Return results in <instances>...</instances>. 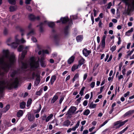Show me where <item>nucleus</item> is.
I'll list each match as a JSON object with an SVG mask.
<instances>
[{"label":"nucleus","instance_id":"f257e3e1","mask_svg":"<svg viewBox=\"0 0 134 134\" xmlns=\"http://www.w3.org/2000/svg\"><path fill=\"white\" fill-rule=\"evenodd\" d=\"M4 55L6 58H9V63H5L4 61L3 58H0V63L1 64L4 63V65L2 67V69L5 72H8L12 66L13 65L16 61L15 56L12 55L9 58V52L8 50H4L3 51Z\"/></svg>","mask_w":134,"mask_h":134},{"label":"nucleus","instance_id":"f03ea898","mask_svg":"<svg viewBox=\"0 0 134 134\" xmlns=\"http://www.w3.org/2000/svg\"><path fill=\"white\" fill-rule=\"evenodd\" d=\"M19 81L18 78H16L13 82L10 84H7V88H8L9 90H11L13 88H16L18 87Z\"/></svg>","mask_w":134,"mask_h":134},{"label":"nucleus","instance_id":"7ed1b4c3","mask_svg":"<svg viewBox=\"0 0 134 134\" xmlns=\"http://www.w3.org/2000/svg\"><path fill=\"white\" fill-rule=\"evenodd\" d=\"M69 19L68 16L61 17L59 20L57 21V23H60L61 22L62 24H66L68 21H69Z\"/></svg>","mask_w":134,"mask_h":134},{"label":"nucleus","instance_id":"20e7f679","mask_svg":"<svg viewBox=\"0 0 134 134\" xmlns=\"http://www.w3.org/2000/svg\"><path fill=\"white\" fill-rule=\"evenodd\" d=\"M107 33V31L106 30L105 31H104V34L106 35ZM106 37V35H104L102 37V40L101 41V48L103 49H104L105 48V38Z\"/></svg>","mask_w":134,"mask_h":134},{"label":"nucleus","instance_id":"39448f33","mask_svg":"<svg viewBox=\"0 0 134 134\" xmlns=\"http://www.w3.org/2000/svg\"><path fill=\"white\" fill-rule=\"evenodd\" d=\"M126 123V120L122 121L121 120L117 121L114 123V125L116 126V129L119 128L124 125Z\"/></svg>","mask_w":134,"mask_h":134},{"label":"nucleus","instance_id":"423d86ee","mask_svg":"<svg viewBox=\"0 0 134 134\" xmlns=\"http://www.w3.org/2000/svg\"><path fill=\"white\" fill-rule=\"evenodd\" d=\"M29 18L30 20L32 21H34L35 20H39L40 19V18L39 16L35 17L34 15L31 14L29 15Z\"/></svg>","mask_w":134,"mask_h":134},{"label":"nucleus","instance_id":"0eeeda50","mask_svg":"<svg viewBox=\"0 0 134 134\" xmlns=\"http://www.w3.org/2000/svg\"><path fill=\"white\" fill-rule=\"evenodd\" d=\"M91 52V50H88L86 48H84L82 51V53L84 55L87 57Z\"/></svg>","mask_w":134,"mask_h":134},{"label":"nucleus","instance_id":"6e6552de","mask_svg":"<svg viewBox=\"0 0 134 134\" xmlns=\"http://www.w3.org/2000/svg\"><path fill=\"white\" fill-rule=\"evenodd\" d=\"M44 59H45L44 57L43 56L41 57L40 60L41 65V67L43 68L45 67L47 65L46 63H45V62L44 60Z\"/></svg>","mask_w":134,"mask_h":134},{"label":"nucleus","instance_id":"1a4fd4ad","mask_svg":"<svg viewBox=\"0 0 134 134\" xmlns=\"http://www.w3.org/2000/svg\"><path fill=\"white\" fill-rule=\"evenodd\" d=\"M61 93V92H58L57 93L55 94L54 96L52 99L51 103H54L58 98V94H60Z\"/></svg>","mask_w":134,"mask_h":134},{"label":"nucleus","instance_id":"9d476101","mask_svg":"<svg viewBox=\"0 0 134 134\" xmlns=\"http://www.w3.org/2000/svg\"><path fill=\"white\" fill-rule=\"evenodd\" d=\"M69 25L66 26L63 29V32L65 36L68 35L69 32Z\"/></svg>","mask_w":134,"mask_h":134},{"label":"nucleus","instance_id":"9b49d317","mask_svg":"<svg viewBox=\"0 0 134 134\" xmlns=\"http://www.w3.org/2000/svg\"><path fill=\"white\" fill-rule=\"evenodd\" d=\"M31 68L37 69L39 67V61H35L32 65L31 66Z\"/></svg>","mask_w":134,"mask_h":134},{"label":"nucleus","instance_id":"f8f14e48","mask_svg":"<svg viewBox=\"0 0 134 134\" xmlns=\"http://www.w3.org/2000/svg\"><path fill=\"white\" fill-rule=\"evenodd\" d=\"M54 41L56 45H58L59 44V38L58 35L57 34H55L53 37Z\"/></svg>","mask_w":134,"mask_h":134},{"label":"nucleus","instance_id":"ddd939ff","mask_svg":"<svg viewBox=\"0 0 134 134\" xmlns=\"http://www.w3.org/2000/svg\"><path fill=\"white\" fill-rule=\"evenodd\" d=\"M36 76L37 78L36 79L35 81L34 82V84L36 86H37L40 83V75L36 74Z\"/></svg>","mask_w":134,"mask_h":134},{"label":"nucleus","instance_id":"4468645a","mask_svg":"<svg viewBox=\"0 0 134 134\" xmlns=\"http://www.w3.org/2000/svg\"><path fill=\"white\" fill-rule=\"evenodd\" d=\"M16 28L17 29H19L21 33V35L23 36L24 35V30L22 29L21 26L20 25H17L16 27Z\"/></svg>","mask_w":134,"mask_h":134},{"label":"nucleus","instance_id":"2eb2a0df","mask_svg":"<svg viewBox=\"0 0 134 134\" xmlns=\"http://www.w3.org/2000/svg\"><path fill=\"white\" fill-rule=\"evenodd\" d=\"M56 76L55 75L52 76L51 78L50 82L49 83H51V85H52L54 81L56 80Z\"/></svg>","mask_w":134,"mask_h":134},{"label":"nucleus","instance_id":"dca6fc26","mask_svg":"<svg viewBox=\"0 0 134 134\" xmlns=\"http://www.w3.org/2000/svg\"><path fill=\"white\" fill-rule=\"evenodd\" d=\"M75 58L74 56H72L70 57L68 60V64H71L74 61Z\"/></svg>","mask_w":134,"mask_h":134},{"label":"nucleus","instance_id":"f3484780","mask_svg":"<svg viewBox=\"0 0 134 134\" xmlns=\"http://www.w3.org/2000/svg\"><path fill=\"white\" fill-rule=\"evenodd\" d=\"M28 119L29 121L31 122L34 120L35 117L34 115H32L30 113L28 115Z\"/></svg>","mask_w":134,"mask_h":134},{"label":"nucleus","instance_id":"a211bd4d","mask_svg":"<svg viewBox=\"0 0 134 134\" xmlns=\"http://www.w3.org/2000/svg\"><path fill=\"white\" fill-rule=\"evenodd\" d=\"M44 24L43 23H41L40 24L37 26V27H40L39 31L40 32H42L43 31V25Z\"/></svg>","mask_w":134,"mask_h":134},{"label":"nucleus","instance_id":"6ab92c4d","mask_svg":"<svg viewBox=\"0 0 134 134\" xmlns=\"http://www.w3.org/2000/svg\"><path fill=\"white\" fill-rule=\"evenodd\" d=\"M27 51L26 50H23L22 52L21 55V59L23 60L25 57V55L26 54Z\"/></svg>","mask_w":134,"mask_h":134},{"label":"nucleus","instance_id":"aec40b11","mask_svg":"<svg viewBox=\"0 0 134 134\" xmlns=\"http://www.w3.org/2000/svg\"><path fill=\"white\" fill-rule=\"evenodd\" d=\"M47 24L48 26L52 29L53 28L55 25V23L54 22H48Z\"/></svg>","mask_w":134,"mask_h":134},{"label":"nucleus","instance_id":"412c9836","mask_svg":"<svg viewBox=\"0 0 134 134\" xmlns=\"http://www.w3.org/2000/svg\"><path fill=\"white\" fill-rule=\"evenodd\" d=\"M71 122L68 120H66L64 122L63 125L66 126H68L70 125Z\"/></svg>","mask_w":134,"mask_h":134},{"label":"nucleus","instance_id":"4be33fe9","mask_svg":"<svg viewBox=\"0 0 134 134\" xmlns=\"http://www.w3.org/2000/svg\"><path fill=\"white\" fill-rule=\"evenodd\" d=\"M18 73V71L16 70H14L10 74V76L12 78H14L15 75H16Z\"/></svg>","mask_w":134,"mask_h":134},{"label":"nucleus","instance_id":"5701e85b","mask_svg":"<svg viewBox=\"0 0 134 134\" xmlns=\"http://www.w3.org/2000/svg\"><path fill=\"white\" fill-rule=\"evenodd\" d=\"M26 103L24 101L20 103V107L21 109H23L25 107Z\"/></svg>","mask_w":134,"mask_h":134},{"label":"nucleus","instance_id":"b1692460","mask_svg":"<svg viewBox=\"0 0 134 134\" xmlns=\"http://www.w3.org/2000/svg\"><path fill=\"white\" fill-rule=\"evenodd\" d=\"M23 111L20 110H19L17 113V116L18 117L21 116L23 115Z\"/></svg>","mask_w":134,"mask_h":134},{"label":"nucleus","instance_id":"393cba45","mask_svg":"<svg viewBox=\"0 0 134 134\" xmlns=\"http://www.w3.org/2000/svg\"><path fill=\"white\" fill-rule=\"evenodd\" d=\"M28 65L26 63H24L22 62V68L23 69H26L27 68Z\"/></svg>","mask_w":134,"mask_h":134},{"label":"nucleus","instance_id":"a878e982","mask_svg":"<svg viewBox=\"0 0 134 134\" xmlns=\"http://www.w3.org/2000/svg\"><path fill=\"white\" fill-rule=\"evenodd\" d=\"M85 61V59L82 58L80 59L79 61V64L78 65L79 66H81L84 63V61Z\"/></svg>","mask_w":134,"mask_h":134},{"label":"nucleus","instance_id":"bb28decb","mask_svg":"<svg viewBox=\"0 0 134 134\" xmlns=\"http://www.w3.org/2000/svg\"><path fill=\"white\" fill-rule=\"evenodd\" d=\"M76 39L77 42H80L82 40V36L81 35H80L77 36L76 37Z\"/></svg>","mask_w":134,"mask_h":134},{"label":"nucleus","instance_id":"cd10ccee","mask_svg":"<svg viewBox=\"0 0 134 134\" xmlns=\"http://www.w3.org/2000/svg\"><path fill=\"white\" fill-rule=\"evenodd\" d=\"M79 65H74L72 67L71 70L72 71H74L78 68Z\"/></svg>","mask_w":134,"mask_h":134},{"label":"nucleus","instance_id":"c85d7f7f","mask_svg":"<svg viewBox=\"0 0 134 134\" xmlns=\"http://www.w3.org/2000/svg\"><path fill=\"white\" fill-rule=\"evenodd\" d=\"M7 44L9 46H11L12 48H16L17 47L18 44L15 42H13L11 43L10 44L8 43Z\"/></svg>","mask_w":134,"mask_h":134},{"label":"nucleus","instance_id":"c756f323","mask_svg":"<svg viewBox=\"0 0 134 134\" xmlns=\"http://www.w3.org/2000/svg\"><path fill=\"white\" fill-rule=\"evenodd\" d=\"M10 108V105H9L8 104L3 109V112H6Z\"/></svg>","mask_w":134,"mask_h":134},{"label":"nucleus","instance_id":"7c9ffc66","mask_svg":"<svg viewBox=\"0 0 134 134\" xmlns=\"http://www.w3.org/2000/svg\"><path fill=\"white\" fill-rule=\"evenodd\" d=\"M96 105L97 104H93V102H92L90 104L89 107L91 108H96Z\"/></svg>","mask_w":134,"mask_h":134},{"label":"nucleus","instance_id":"2f4dec72","mask_svg":"<svg viewBox=\"0 0 134 134\" xmlns=\"http://www.w3.org/2000/svg\"><path fill=\"white\" fill-rule=\"evenodd\" d=\"M7 85L6 86H2L0 87V93H2L3 92V90L5 89V88H6L8 89V88L7 87Z\"/></svg>","mask_w":134,"mask_h":134},{"label":"nucleus","instance_id":"473e14b6","mask_svg":"<svg viewBox=\"0 0 134 134\" xmlns=\"http://www.w3.org/2000/svg\"><path fill=\"white\" fill-rule=\"evenodd\" d=\"M53 115L52 114H51L49 115L48 116L46 119V121L48 122L53 117Z\"/></svg>","mask_w":134,"mask_h":134},{"label":"nucleus","instance_id":"72a5a7b5","mask_svg":"<svg viewBox=\"0 0 134 134\" xmlns=\"http://www.w3.org/2000/svg\"><path fill=\"white\" fill-rule=\"evenodd\" d=\"M71 112L72 113H74L76 110L77 108L76 107L74 106H71L70 108Z\"/></svg>","mask_w":134,"mask_h":134},{"label":"nucleus","instance_id":"f704fd0d","mask_svg":"<svg viewBox=\"0 0 134 134\" xmlns=\"http://www.w3.org/2000/svg\"><path fill=\"white\" fill-rule=\"evenodd\" d=\"M32 100L31 99H29L27 101L26 106L27 107L30 106L31 104Z\"/></svg>","mask_w":134,"mask_h":134},{"label":"nucleus","instance_id":"c9c22d12","mask_svg":"<svg viewBox=\"0 0 134 134\" xmlns=\"http://www.w3.org/2000/svg\"><path fill=\"white\" fill-rule=\"evenodd\" d=\"M8 1L11 4L15 5L16 3L15 0H8Z\"/></svg>","mask_w":134,"mask_h":134},{"label":"nucleus","instance_id":"e433bc0d","mask_svg":"<svg viewBox=\"0 0 134 134\" xmlns=\"http://www.w3.org/2000/svg\"><path fill=\"white\" fill-rule=\"evenodd\" d=\"M10 11V12H12L15 10L16 9L15 7L14 6H10L9 8Z\"/></svg>","mask_w":134,"mask_h":134},{"label":"nucleus","instance_id":"4c0bfd02","mask_svg":"<svg viewBox=\"0 0 134 134\" xmlns=\"http://www.w3.org/2000/svg\"><path fill=\"white\" fill-rule=\"evenodd\" d=\"M90 113V110L88 109H86L83 113V114L85 115H87Z\"/></svg>","mask_w":134,"mask_h":134},{"label":"nucleus","instance_id":"58836bf2","mask_svg":"<svg viewBox=\"0 0 134 134\" xmlns=\"http://www.w3.org/2000/svg\"><path fill=\"white\" fill-rule=\"evenodd\" d=\"M134 112V110H130L126 112V116L132 114Z\"/></svg>","mask_w":134,"mask_h":134},{"label":"nucleus","instance_id":"ea45409f","mask_svg":"<svg viewBox=\"0 0 134 134\" xmlns=\"http://www.w3.org/2000/svg\"><path fill=\"white\" fill-rule=\"evenodd\" d=\"M23 46L22 45H20L18 48V51L19 52H21L23 51Z\"/></svg>","mask_w":134,"mask_h":134},{"label":"nucleus","instance_id":"a19ab883","mask_svg":"<svg viewBox=\"0 0 134 134\" xmlns=\"http://www.w3.org/2000/svg\"><path fill=\"white\" fill-rule=\"evenodd\" d=\"M134 51V48L132 49V50L130 52L127 54V55L126 58H128L129 56H130L132 54Z\"/></svg>","mask_w":134,"mask_h":134},{"label":"nucleus","instance_id":"79ce46f5","mask_svg":"<svg viewBox=\"0 0 134 134\" xmlns=\"http://www.w3.org/2000/svg\"><path fill=\"white\" fill-rule=\"evenodd\" d=\"M116 49V46H114L110 48V50L112 52H114Z\"/></svg>","mask_w":134,"mask_h":134},{"label":"nucleus","instance_id":"37998d69","mask_svg":"<svg viewBox=\"0 0 134 134\" xmlns=\"http://www.w3.org/2000/svg\"><path fill=\"white\" fill-rule=\"evenodd\" d=\"M109 120H107L105 121L100 126V128L106 124L108 122Z\"/></svg>","mask_w":134,"mask_h":134},{"label":"nucleus","instance_id":"c03bdc74","mask_svg":"<svg viewBox=\"0 0 134 134\" xmlns=\"http://www.w3.org/2000/svg\"><path fill=\"white\" fill-rule=\"evenodd\" d=\"M68 22V25H69V27L70 26H71L73 24L72 20L71 19L70 20L69 19V21Z\"/></svg>","mask_w":134,"mask_h":134},{"label":"nucleus","instance_id":"a18cd8bd","mask_svg":"<svg viewBox=\"0 0 134 134\" xmlns=\"http://www.w3.org/2000/svg\"><path fill=\"white\" fill-rule=\"evenodd\" d=\"M133 28H131L129 30L127 31L126 32V35H127L128 33H130L133 32Z\"/></svg>","mask_w":134,"mask_h":134},{"label":"nucleus","instance_id":"49530a36","mask_svg":"<svg viewBox=\"0 0 134 134\" xmlns=\"http://www.w3.org/2000/svg\"><path fill=\"white\" fill-rule=\"evenodd\" d=\"M122 68L123 70L122 71V72L123 75H124L125 74V71H126V69H125V65H124L123 66Z\"/></svg>","mask_w":134,"mask_h":134},{"label":"nucleus","instance_id":"de8ad7c7","mask_svg":"<svg viewBox=\"0 0 134 134\" xmlns=\"http://www.w3.org/2000/svg\"><path fill=\"white\" fill-rule=\"evenodd\" d=\"M42 52L43 54H49V52L48 51L47 49L43 50L42 51Z\"/></svg>","mask_w":134,"mask_h":134},{"label":"nucleus","instance_id":"09e8293b","mask_svg":"<svg viewBox=\"0 0 134 134\" xmlns=\"http://www.w3.org/2000/svg\"><path fill=\"white\" fill-rule=\"evenodd\" d=\"M95 83L94 82H92L90 85V87L92 88H93L95 86Z\"/></svg>","mask_w":134,"mask_h":134},{"label":"nucleus","instance_id":"8fccbe9b","mask_svg":"<svg viewBox=\"0 0 134 134\" xmlns=\"http://www.w3.org/2000/svg\"><path fill=\"white\" fill-rule=\"evenodd\" d=\"M88 103V101L87 100H85L83 102V104L84 106H86Z\"/></svg>","mask_w":134,"mask_h":134},{"label":"nucleus","instance_id":"3c124183","mask_svg":"<svg viewBox=\"0 0 134 134\" xmlns=\"http://www.w3.org/2000/svg\"><path fill=\"white\" fill-rule=\"evenodd\" d=\"M31 40L34 42H36L37 41L36 38L34 37H32Z\"/></svg>","mask_w":134,"mask_h":134},{"label":"nucleus","instance_id":"603ef678","mask_svg":"<svg viewBox=\"0 0 134 134\" xmlns=\"http://www.w3.org/2000/svg\"><path fill=\"white\" fill-rule=\"evenodd\" d=\"M64 97L63 96H62L61 98H60L59 101V103L60 104H61L64 100Z\"/></svg>","mask_w":134,"mask_h":134},{"label":"nucleus","instance_id":"864d4df0","mask_svg":"<svg viewBox=\"0 0 134 134\" xmlns=\"http://www.w3.org/2000/svg\"><path fill=\"white\" fill-rule=\"evenodd\" d=\"M102 22L101 20H100L99 22L98 23V26L99 27L102 28Z\"/></svg>","mask_w":134,"mask_h":134},{"label":"nucleus","instance_id":"5fc2aeb1","mask_svg":"<svg viewBox=\"0 0 134 134\" xmlns=\"http://www.w3.org/2000/svg\"><path fill=\"white\" fill-rule=\"evenodd\" d=\"M8 31L6 28H5L3 31V34L4 35H6L7 34Z\"/></svg>","mask_w":134,"mask_h":134},{"label":"nucleus","instance_id":"6e6d98bb","mask_svg":"<svg viewBox=\"0 0 134 134\" xmlns=\"http://www.w3.org/2000/svg\"><path fill=\"white\" fill-rule=\"evenodd\" d=\"M32 0H26L25 3L27 4H29L30 3V2Z\"/></svg>","mask_w":134,"mask_h":134},{"label":"nucleus","instance_id":"4d7b16f0","mask_svg":"<svg viewBox=\"0 0 134 134\" xmlns=\"http://www.w3.org/2000/svg\"><path fill=\"white\" fill-rule=\"evenodd\" d=\"M5 84V81H0V85H4Z\"/></svg>","mask_w":134,"mask_h":134},{"label":"nucleus","instance_id":"13d9d810","mask_svg":"<svg viewBox=\"0 0 134 134\" xmlns=\"http://www.w3.org/2000/svg\"><path fill=\"white\" fill-rule=\"evenodd\" d=\"M37 126V125L35 123H34L30 127V129H32L34 127Z\"/></svg>","mask_w":134,"mask_h":134},{"label":"nucleus","instance_id":"bf43d9fd","mask_svg":"<svg viewBox=\"0 0 134 134\" xmlns=\"http://www.w3.org/2000/svg\"><path fill=\"white\" fill-rule=\"evenodd\" d=\"M87 73H86L85 74L84 76H83V80L84 81L87 78Z\"/></svg>","mask_w":134,"mask_h":134},{"label":"nucleus","instance_id":"052dcab7","mask_svg":"<svg viewBox=\"0 0 134 134\" xmlns=\"http://www.w3.org/2000/svg\"><path fill=\"white\" fill-rule=\"evenodd\" d=\"M112 5V3L111 2H110L108 4V5L107 7V8L108 9H110V8L111 6Z\"/></svg>","mask_w":134,"mask_h":134},{"label":"nucleus","instance_id":"680f3d73","mask_svg":"<svg viewBox=\"0 0 134 134\" xmlns=\"http://www.w3.org/2000/svg\"><path fill=\"white\" fill-rule=\"evenodd\" d=\"M34 31L33 30H32L31 31H30L27 34V35L29 36L32 34H34Z\"/></svg>","mask_w":134,"mask_h":134},{"label":"nucleus","instance_id":"e2e57ef3","mask_svg":"<svg viewBox=\"0 0 134 134\" xmlns=\"http://www.w3.org/2000/svg\"><path fill=\"white\" fill-rule=\"evenodd\" d=\"M26 8V9L29 11H31L32 10L31 7L30 6H27Z\"/></svg>","mask_w":134,"mask_h":134},{"label":"nucleus","instance_id":"0e129e2a","mask_svg":"<svg viewBox=\"0 0 134 134\" xmlns=\"http://www.w3.org/2000/svg\"><path fill=\"white\" fill-rule=\"evenodd\" d=\"M91 18L92 21V24H93L94 23V18L93 15H91Z\"/></svg>","mask_w":134,"mask_h":134},{"label":"nucleus","instance_id":"69168bd1","mask_svg":"<svg viewBox=\"0 0 134 134\" xmlns=\"http://www.w3.org/2000/svg\"><path fill=\"white\" fill-rule=\"evenodd\" d=\"M41 92L39 91H37L36 93V94L37 95L40 96L41 95Z\"/></svg>","mask_w":134,"mask_h":134},{"label":"nucleus","instance_id":"338daca9","mask_svg":"<svg viewBox=\"0 0 134 134\" xmlns=\"http://www.w3.org/2000/svg\"><path fill=\"white\" fill-rule=\"evenodd\" d=\"M95 128V127L93 126L91 128H90L89 129V131L90 132H92L93 130Z\"/></svg>","mask_w":134,"mask_h":134},{"label":"nucleus","instance_id":"774afa93","mask_svg":"<svg viewBox=\"0 0 134 134\" xmlns=\"http://www.w3.org/2000/svg\"><path fill=\"white\" fill-rule=\"evenodd\" d=\"M88 132V131L87 130H85L83 131L82 134H87Z\"/></svg>","mask_w":134,"mask_h":134}]
</instances>
